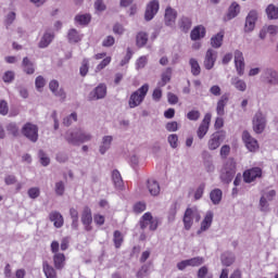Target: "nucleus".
<instances>
[{
	"instance_id": "nucleus-1",
	"label": "nucleus",
	"mask_w": 278,
	"mask_h": 278,
	"mask_svg": "<svg viewBox=\"0 0 278 278\" xmlns=\"http://www.w3.org/2000/svg\"><path fill=\"white\" fill-rule=\"evenodd\" d=\"M147 92H149V85L144 84L142 87H140L138 90L134 91L130 94V98L128 100V105L131 110L134 108H138L144 101V97H147Z\"/></svg>"
},
{
	"instance_id": "nucleus-2",
	"label": "nucleus",
	"mask_w": 278,
	"mask_h": 278,
	"mask_svg": "<svg viewBox=\"0 0 278 278\" xmlns=\"http://www.w3.org/2000/svg\"><path fill=\"white\" fill-rule=\"evenodd\" d=\"M236 177V161L233 159L228 160L220 172V179L224 184H231Z\"/></svg>"
},
{
	"instance_id": "nucleus-3",
	"label": "nucleus",
	"mask_w": 278,
	"mask_h": 278,
	"mask_svg": "<svg viewBox=\"0 0 278 278\" xmlns=\"http://www.w3.org/2000/svg\"><path fill=\"white\" fill-rule=\"evenodd\" d=\"M194 220L195 223H199V220H201V213L199 212V210H197V207L187 208L184 216V225L187 231H190Z\"/></svg>"
},
{
	"instance_id": "nucleus-4",
	"label": "nucleus",
	"mask_w": 278,
	"mask_h": 278,
	"mask_svg": "<svg viewBox=\"0 0 278 278\" xmlns=\"http://www.w3.org/2000/svg\"><path fill=\"white\" fill-rule=\"evenodd\" d=\"M225 138L226 135L223 130L213 132L207 141V148L210 151H216V149H218V147L225 142Z\"/></svg>"
},
{
	"instance_id": "nucleus-5",
	"label": "nucleus",
	"mask_w": 278,
	"mask_h": 278,
	"mask_svg": "<svg viewBox=\"0 0 278 278\" xmlns=\"http://www.w3.org/2000/svg\"><path fill=\"white\" fill-rule=\"evenodd\" d=\"M22 134L30 140V142H38V126L31 123H26L22 128Z\"/></svg>"
},
{
	"instance_id": "nucleus-6",
	"label": "nucleus",
	"mask_w": 278,
	"mask_h": 278,
	"mask_svg": "<svg viewBox=\"0 0 278 278\" xmlns=\"http://www.w3.org/2000/svg\"><path fill=\"white\" fill-rule=\"evenodd\" d=\"M253 131L255 134H263L264 129H266V116H264V113L258 111L253 117Z\"/></svg>"
},
{
	"instance_id": "nucleus-7",
	"label": "nucleus",
	"mask_w": 278,
	"mask_h": 278,
	"mask_svg": "<svg viewBox=\"0 0 278 278\" xmlns=\"http://www.w3.org/2000/svg\"><path fill=\"white\" fill-rule=\"evenodd\" d=\"M210 123H212V114L207 113L204 115V118L197 130L199 140H203L207 135V131H210Z\"/></svg>"
},
{
	"instance_id": "nucleus-8",
	"label": "nucleus",
	"mask_w": 278,
	"mask_h": 278,
	"mask_svg": "<svg viewBox=\"0 0 278 278\" xmlns=\"http://www.w3.org/2000/svg\"><path fill=\"white\" fill-rule=\"evenodd\" d=\"M263 80L268 86H278V72L274 68H266L262 74Z\"/></svg>"
},
{
	"instance_id": "nucleus-9",
	"label": "nucleus",
	"mask_w": 278,
	"mask_h": 278,
	"mask_svg": "<svg viewBox=\"0 0 278 278\" xmlns=\"http://www.w3.org/2000/svg\"><path fill=\"white\" fill-rule=\"evenodd\" d=\"M242 140L251 153H255V151L260 150V143H257V140L253 138L249 131L245 130L242 132Z\"/></svg>"
},
{
	"instance_id": "nucleus-10",
	"label": "nucleus",
	"mask_w": 278,
	"mask_h": 278,
	"mask_svg": "<svg viewBox=\"0 0 278 278\" xmlns=\"http://www.w3.org/2000/svg\"><path fill=\"white\" fill-rule=\"evenodd\" d=\"M217 59L218 52L214 49H208L204 56V68H206V71H212L216 64Z\"/></svg>"
},
{
	"instance_id": "nucleus-11",
	"label": "nucleus",
	"mask_w": 278,
	"mask_h": 278,
	"mask_svg": "<svg viewBox=\"0 0 278 278\" xmlns=\"http://www.w3.org/2000/svg\"><path fill=\"white\" fill-rule=\"evenodd\" d=\"M108 94V86L100 84L89 93V101H99V99H105Z\"/></svg>"
},
{
	"instance_id": "nucleus-12",
	"label": "nucleus",
	"mask_w": 278,
	"mask_h": 278,
	"mask_svg": "<svg viewBox=\"0 0 278 278\" xmlns=\"http://www.w3.org/2000/svg\"><path fill=\"white\" fill-rule=\"evenodd\" d=\"M260 177H262V168L260 167H252L243 173L245 184H252V181L260 179Z\"/></svg>"
},
{
	"instance_id": "nucleus-13",
	"label": "nucleus",
	"mask_w": 278,
	"mask_h": 278,
	"mask_svg": "<svg viewBox=\"0 0 278 278\" xmlns=\"http://www.w3.org/2000/svg\"><path fill=\"white\" fill-rule=\"evenodd\" d=\"M255 23H257V11L252 10L245 17L244 31L251 34L255 29Z\"/></svg>"
},
{
	"instance_id": "nucleus-14",
	"label": "nucleus",
	"mask_w": 278,
	"mask_h": 278,
	"mask_svg": "<svg viewBox=\"0 0 278 278\" xmlns=\"http://www.w3.org/2000/svg\"><path fill=\"white\" fill-rule=\"evenodd\" d=\"M160 11V1L152 0L148 5L144 14L146 21H153V17Z\"/></svg>"
},
{
	"instance_id": "nucleus-15",
	"label": "nucleus",
	"mask_w": 278,
	"mask_h": 278,
	"mask_svg": "<svg viewBox=\"0 0 278 278\" xmlns=\"http://www.w3.org/2000/svg\"><path fill=\"white\" fill-rule=\"evenodd\" d=\"M81 223L85 226L86 231H92V211L88 206H85L83 210Z\"/></svg>"
},
{
	"instance_id": "nucleus-16",
	"label": "nucleus",
	"mask_w": 278,
	"mask_h": 278,
	"mask_svg": "<svg viewBox=\"0 0 278 278\" xmlns=\"http://www.w3.org/2000/svg\"><path fill=\"white\" fill-rule=\"evenodd\" d=\"M164 21L167 27H174L177 21V10L172 7H167L165 9Z\"/></svg>"
},
{
	"instance_id": "nucleus-17",
	"label": "nucleus",
	"mask_w": 278,
	"mask_h": 278,
	"mask_svg": "<svg viewBox=\"0 0 278 278\" xmlns=\"http://www.w3.org/2000/svg\"><path fill=\"white\" fill-rule=\"evenodd\" d=\"M235 66L238 75H244V56L240 50L235 52Z\"/></svg>"
},
{
	"instance_id": "nucleus-18",
	"label": "nucleus",
	"mask_w": 278,
	"mask_h": 278,
	"mask_svg": "<svg viewBox=\"0 0 278 278\" xmlns=\"http://www.w3.org/2000/svg\"><path fill=\"white\" fill-rule=\"evenodd\" d=\"M64 138L67 141V144H72L73 147H79L78 128L74 130H67L64 135Z\"/></svg>"
},
{
	"instance_id": "nucleus-19",
	"label": "nucleus",
	"mask_w": 278,
	"mask_h": 278,
	"mask_svg": "<svg viewBox=\"0 0 278 278\" xmlns=\"http://www.w3.org/2000/svg\"><path fill=\"white\" fill-rule=\"evenodd\" d=\"M227 103H229V93H224L217 101V116H225V108H227Z\"/></svg>"
},
{
	"instance_id": "nucleus-20",
	"label": "nucleus",
	"mask_w": 278,
	"mask_h": 278,
	"mask_svg": "<svg viewBox=\"0 0 278 278\" xmlns=\"http://www.w3.org/2000/svg\"><path fill=\"white\" fill-rule=\"evenodd\" d=\"M49 220H51V223H53V225H54V227H56V229L64 227V216H62V214L58 211H52L49 214Z\"/></svg>"
},
{
	"instance_id": "nucleus-21",
	"label": "nucleus",
	"mask_w": 278,
	"mask_h": 278,
	"mask_svg": "<svg viewBox=\"0 0 278 278\" xmlns=\"http://www.w3.org/2000/svg\"><path fill=\"white\" fill-rule=\"evenodd\" d=\"M49 88L55 97H60V99H63V100L66 99V92H64V89L62 88L59 89L60 83L58 80H51L49 84Z\"/></svg>"
},
{
	"instance_id": "nucleus-22",
	"label": "nucleus",
	"mask_w": 278,
	"mask_h": 278,
	"mask_svg": "<svg viewBox=\"0 0 278 278\" xmlns=\"http://www.w3.org/2000/svg\"><path fill=\"white\" fill-rule=\"evenodd\" d=\"M213 220H214V213L212 211H208L201 223V227H200V230H198V233H201L202 231H207V229L212 227Z\"/></svg>"
},
{
	"instance_id": "nucleus-23",
	"label": "nucleus",
	"mask_w": 278,
	"mask_h": 278,
	"mask_svg": "<svg viewBox=\"0 0 278 278\" xmlns=\"http://www.w3.org/2000/svg\"><path fill=\"white\" fill-rule=\"evenodd\" d=\"M113 140H114V137H112V136H104L102 138V142L99 148V152L101 153V155H105V153H108V151H110Z\"/></svg>"
},
{
	"instance_id": "nucleus-24",
	"label": "nucleus",
	"mask_w": 278,
	"mask_h": 278,
	"mask_svg": "<svg viewBox=\"0 0 278 278\" xmlns=\"http://www.w3.org/2000/svg\"><path fill=\"white\" fill-rule=\"evenodd\" d=\"M202 157L204 161V168L206 169L207 173H214L215 167H214V162L212 161V154L207 151L202 152Z\"/></svg>"
},
{
	"instance_id": "nucleus-25",
	"label": "nucleus",
	"mask_w": 278,
	"mask_h": 278,
	"mask_svg": "<svg viewBox=\"0 0 278 278\" xmlns=\"http://www.w3.org/2000/svg\"><path fill=\"white\" fill-rule=\"evenodd\" d=\"M53 264L56 270H62L66 266V256L64 253H56L53 255Z\"/></svg>"
},
{
	"instance_id": "nucleus-26",
	"label": "nucleus",
	"mask_w": 278,
	"mask_h": 278,
	"mask_svg": "<svg viewBox=\"0 0 278 278\" xmlns=\"http://www.w3.org/2000/svg\"><path fill=\"white\" fill-rule=\"evenodd\" d=\"M22 68L26 73V75H34L36 73V66L34 62L29 60V58L25 56L22 61Z\"/></svg>"
},
{
	"instance_id": "nucleus-27",
	"label": "nucleus",
	"mask_w": 278,
	"mask_h": 278,
	"mask_svg": "<svg viewBox=\"0 0 278 278\" xmlns=\"http://www.w3.org/2000/svg\"><path fill=\"white\" fill-rule=\"evenodd\" d=\"M178 26L180 27L181 31H185V34H188L192 27V20L188 16H182L178 21Z\"/></svg>"
},
{
	"instance_id": "nucleus-28",
	"label": "nucleus",
	"mask_w": 278,
	"mask_h": 278,
	"mask_svg": "<svg viewBox=\"0 0 278 278\" xmlns=\"http://www.w3.org/2000/svg\"><path fill=\"white\" fill-rule=\"evenodd\" d=\"M42 268L47 278H58V271H55V268L48 261H43Z\"/></svg>"
},
{
	"instance_id": "nucleus-29",
	"label": "nucleus",
	"mask_w": 278,
	"mask_h": 278,
	"mask_svg": "<svg viewBox=\"0 0 278 278\" xmlns=\"http://www.w3.org/2000/svg\"><path fill=\"white\" fill-rule=\"evenodd\" d=\"M238 14H240V4L233 2L229 10L228 13L226 15V17L224 18L225 21H231V18H236V16H238Z\"/></svg>"
},
{
	"instance_id": "nucleus-30",
	"label": "nucleus",
	"mask_w": 278,
	"mask_h": 278,
	"mask_svg": "<svg viewBox=\"0 0 278 278\" xmlns=\"http://www.w3.org/2000/svg\"><path fill=\"white\" fill-rule=\"evenodd\" d=\"M225 38V33H217L215 36L211 38V46L213 49H220L223 47V39Z\"/></svg>"
},
{
	"instance_id": "nucleus-31",
	"label": "nucleus",
	"mask_w": 278,
	"mask_h": 278,
	"mask_svg": "<svg viewBox=\"0 0 278 278\" xmlns=\"http://www.w3.org/2000/svg\"><path fill=\"white\" fill-rule=\"evenodd\" d=\"M148 190L152 197H157L160 194V182L157 180H148Z\"/></svg>"
},
{
	"instance_id": "nucleus-32",
	"label": "nucleus",
	"mask_w": 278,
	"mask_h": 278,
	"mask_svg": "<svg viewBox=\"0 0 278 278\" xmlns=\"http://www.w3.org/2000/svg\"><path fill=\"white\" fill-rule=\"evenodd\" d=\"M112 181L117 190H121V188H123V177L121 176V172H118V169H114L112 172Z\"/></svg>"
},
{
	"instance_id": "nucleus-33",
	"label": "nucleus",
	"mask_w": 278,
	"mask_h": 278,
	"mask_svg": "<svg viewBox=\"0 0 278 278\" xmlns=\"http://www.w3.org/2000/svg\"><path fill=\"white\" fill-rule=\"evenodd\" d=\"M230 84L236 88V90H239V92H244L247 90V81L238 77H232Z\"/></svg>"
},
{
	"instance_id": "nucleus-34",
	"label": "nucleus",
	"mask_w": 278,
	"mask_h": 278,
	"mask_svg": "<svg viewBox=\"0 0 278 278\" xmlns=\"http://www.w3.org/2000/svg\"><path fill=\"white\" fill-rule=\"evenodd\" d=\"M92 140V135L81 128H78V147L84 144V142H90Z\"/></svg>"
},
{
	"instance_id": "nucleus-35",
	"label": "nucleus",
	"mask_w": 278,
	"mask_h": 278,
	"mask_svg": "<svg viewBox=\"0 0 278 278\" xmlns=\"http://www.w3.org/2000/svg\"><path fill=\"white\" fill-rule=\"evenodd\" d=\"M53 38H54L53 34L46 33L39 41V45H38L39 49H47L50 42H53Z\"/></svg>"
},
{
	"instance_id": "nucleus-36",
	"label": "nucleus",
	"mask_w": 278,
	"mask_h": 278,
	"mask_svg": "<svg viewBox=\"0 0 278 278\" xmlns=\"http://www.w3.org/2000/svg\"><path fill=\"white\" fill-rule=\"evenodd\" d=\"M210 199L213 203V205H218L220 201H223V190L220 189H214L210 193Z\"/></svg>"
},
{
	"instance_id": "nucleus-37",
	"label": "nucleus",
	"mask_w": 278,
	"mask_h": 278,
	"mask_svg": "<svg viewBox=\"0 0 278 278\" xmlns=\"http://www.w3.org/2000/svg\"><path fill=\"white\" fill-rule=\"evenodd\" d=\"M173 75V68L167 67L165 72L162 74L161 81H159V88H164L170 81V77Z\"/></svg>"
},
{
	"instance_id": "nucleus-38",
	"label": "nucleus",
	"mask_w": 278,
	"mask_h": 278,
	"mask_svg": "<svg viewBox=\"0 0 278 278\" xmlns=\"http://www.w3.org/2000/svg\"><path fill=\"white\" fill-rule=\"evenodd\" d=\"M191 40H201V38H205V27L203 26H197L191 31Z\"/></svg>"
},
{
	"instance_id": "nucleus-39",
	"label": "nucleus",
	"mask_w": 278,
	"mask_h": 278,
	"mask_svg": "<svg viewBox=\"0 0 278 278\" xmlns=\"http://www.w3.org/2000/svg\"><path fill=\"white\" fill-rule=\"evenodd\" d=\"M149 42V35L144 31H139L136 36V45L141 49V47H144Z\"/></svg>"
},
{
	"instance_id": "nucleus-40",
	"label": "nucleus",
	"mask_w": 278,
	"mask_h": 278,
	"mask_svg": "<svg viewBox=\"0 0 278 278\" xmlns=\"http://www.w3.org/2000/svg\"><path fill=\"white\" fill-rule=\"evenodd\" d=\"M236 262V255L231 252H225L222 254V264L223 266H231Z\"/></svg>"
},
{
	"instance_id": "nucleus-41",
	"label": "nucleus",
	"mask_w": 278,
	"mask_h": 278,
	"mask_svg": "<svg viewBox=\"0 0 278 278\" xmlns=\"http://www.w3.org/2000/svg\"><path fill=\"white\" fill-rule=\"evenodd\" d=\"M266 14L269 21H277L278 18V8L275 4H269L266 8Z\"/></svg>"
},
{
	"instance_id": "nucleus-42",
	"label": "nucleus",
	"mask_w": 278,
	"mask_h": 278,
	"mask_svg": "<svg viewBox=\"0 0 278 278\" xmlns=\"http://www.w3.org/2000/svg\"><path fill=\"white\" fill-rule=\"evenodd\" d=\"M70 215L72 218V228L78 229L79 227V212L76 208H70Z\"/></svg>"
},
{
	"instance_id": "nucleus-43",
	"label": "nucleus",
	"mask_w": 278,
	"mask_h": 278,
	"mask_svg": "<svg viewBox=\"0 0 278 278\" xmlns=\"http://www.w3.org/2000/svg\"><path fill=\"white\" fill-rule=\"evenodd\" d=\"M143 218L150 222V231H155V229H157V225H159L157 218L153 217L151 213H146L143 215Z\"/></svg>"
},
{
	"instance_id": "nucleus-44",
	"label": "nucleus",
	"mask_w": 278,
	"mask_h": 278,
	"mask_svg": "<svg viewBox=\"0 0 278 278\" xmlns=\"http://www.w3.org/2000/svg\"><path fill=\"white\" fill-rule=\"evenodd\" d=\"M189 64L191 66L192 75H194L195 77L201 75V65H199V61H197L195 59H190Z\"/></svg>"
},
{
	"instance_id": "nucleus-45",
	"label": "nucleus",
	"mask_w": 278,
	"mask_h": 278,
	"mask_svg": "<svg viewBox=\"0 0 278 278\" xmlns=\"http://www.w3.org/2000/svg\"><path fill=\"white\" fill-rule=\"evenodd\" d=\"M177 210H179V203L178 202H174L168 211V220L169 223H173V220H175V217L177 216Z\"/></svg>"
},
{
	"instance_id": "nucleus-46",
	"label": "nucleus",
	"mask_w": 278,
	"mask_h": 278,
	"mask_svg": "<svg viewBox=\"0 0 278 278\" xmlns=\"http://www.w3.org/2000/svg\"><path fill=\"white\" fill-rule=\"evenodd\" d=\"M90 20V14H78L75 16V22L78 23V25H88Z\"/></svg>"
},
{
	"instance_id": "nucleus-47",
	"label": "nucleus",
	"mask_w": 278,
	"mask_h": 278,
	"mask_svg": "<svg viewBox=\"0 0 278 278\" xmlns=\"http://www.w3.org/2000/svg\"><path fill=\"white\" fill-rule=\"evenodd\" d=\"M67 38L70 42H79L81 40V35L77 31V29L72 28L68 31Z\"/></svg>"
},
{
	"instance_id": "nucleus-48",
	"label": "nucleus",
	"mask_w": 278,
	"mask_h": 278,
	"mask_svg": "<svg viewBox=\"0 0 278 278\" xmlns=\"http://www.w3.org/2000/svg\"><path fill=\"white\" fill-rule=\"evenodd\" d=\"M66 191V186L64 181L60 180L54 185V192L58 197H64V192Z\"/></svg>"
},
{
	"instance_id": "nucleus-49",
	"label": "nucleus",
	"mask_w": 278,
	"mask_h": 278,
	"mask_svg": "<svg viewBox=\"0 0 278 278\" xmlns=\"http://www.w3.org/2000/svg\"><path fill=\"white\" fill-rule=\"evenodd\" d=\"M113 242L116 249H121V244H123V233H121V231H114Z\"/></svg>"
},
{
	"instance_id": "nucleus-50",
	"label": "nucleus",
	"mask_w": 278,
	"mask_h": 278,
	"mask_svg": "<svg viewBox=\"0 0 278 278\" xmlns=\"http://www.w3.org/2000/svg\"><path fill=\"white\" fill-rule=\"evenodd\" d=\"M205 192V182H202L199 185V187L195 189L194 192V200L199 201L200 199H203V193Z\"/></svg>"
},
{
	"instance_id": "nucleus-51",
	"label": "nucleus",
	"mask_w": 278,
	"mask_h": 278,
	"mask_svg": "<svg viewBox=\"0 0 278 278\" xmlns=\"http://www.w3.org/2000/svg\"><path fill=\"white\" fill-rule=\"evenodd\" d=\"M38 155H39V159H40L41 166H49V164H51V159H49V156H47L45 151L39 150Z\"/></svg>"
},
{
	"instance_id": "nucleus-52",
	"label": "nucleus",
	"mask_w": 278,
	"mask_h": 278,
	"mask_svg": "<svg viewBox=\"0 0 278 278\" xmlns=\"http://www.w3.org/2000/svg\"><path fill=\"white\" fill-rule=\"evenodd\" d=\"M88 71H89V61H88V59H84L81 66L79 68V73H80L81 77H86L88 75Z\"/></svg>"
},
{
	"instance_id": "nucleus-53",
	"label": "nucleus",
	"mask_w": 278,
	"mask_h": 278,
	"mask_svg": "<svg viewBox=\"0 0 278 278\" xmlns=\"http://www.w3.org/2000/svg\"><path fill=\"white\" fill-rule=\"evenodd\" d=\"M73 122H77V113H72L70 116L65 117L63 119V125L65 127H71V125H73Z\"/></svg>"
},
{
	"instance_id": "nucleus-54",
	"label": "nucleus",
	"mask_w": 278,
	"mask_h": 278,
	"mask_svg": "<svg viewBox=\"0 0 278 278\" xmlns=\"http://www.w3.org/2000/svg\"><path fill=\"white\" fill-rule=\"evenodd\" d=\"M189 262V266H202V264H205V258L201 257V256H197L193 258L188 260Z\"/></svg>"
},
{
	"instance_id": "nucleus-55",
	"label": "nucleus",
	"mask_w": 278,
	"mask_h": 278,
	"mask_svg": "<svg viewBox=\"0 0 278 278\" xmlns=\"http://www.w3.org/2000/svg\"><path fill=\"white\" fill-rule=\"evenodd\" d=\"M149 269H150V266L149 265H143L136 274V277L137 278H144L149 275Z\"/></svg>"
},
{
	"instance_id": "nucleus-56",
	"label": "nucleus",
	"mask_w": 278,
	"mask_h": 278,
	"mask_svg": "<svg viewBox=\"0 0 278 278\" xmlns=\"http://www.w3.org/2000/svg\"><path fill=\"white\" fill-rule=\"evenodd\" d=\"M7 131L9 134H11V136H18V126H16L15 123H10L8 126H7Z\"/></svg>"
},
{
	"instance_id": "nucleus-57",
	"label": "nucleus",
	"mask_w": 278,
	"mask_h": 278,
	"mask_svg": "<svg viewBox=\"0 0 278 278\" xmlns=\"http://www.w3.org/2000/svg\"><path fill=\"white\" fill-rule=\"evenodd\" d=\"M27 194H28L29 199H38V197H40V188L33 187V188L28 189Z\"/></svg>"
},
{
	"instance_id": "nucleus-58",
	"label": "nucleus",
	"mask_w": 278,
	"mask_h": 278,
	"mask_svg": "<svg viewBox=\"0 0 278 278\" xmlns=\"http://www.w3.org/2000/svg\"><path fill=\"white\" fill-rule=\"evenodd\" d=\"M167 141L172 149H177V142H179V137L177 135H169Z\"/></svg>"
},
{
	"instance_id": "nucleus-59",
	"label": "nucleus",
	"mask_w": 278,
	"mask_h": 278,
	"mask_svg": "<svg viewBox=\"0 0 278 278\" xmlns=\"http://www.w3.org/2000/svg\"><path fill=\"white\" fill-rule=\"evenodd\" d=\"M46 84H47V81L45 80V77H42V76H38L35 80V86H36L37 90H39V92H40V90H42V88H45Z\"/></svg>"
},
{
	"instance_id": "nucleus-60",
	"label": "nucleus",
	"mask_w": 278,
	"mask_h": 278,
	"mask_svg": "<svg viewBox=\"0 0 278 278\" xmlns=\"http://www.w3.org/2000/svg\"><path fill=\"white\" fill-rule=\"evenodd\" d=\"M187 118L189 121H199V118H201V112L192 110L187 114Z\"/></svg>"
},
{
	"instance_id": "nucleus-61",
	"label": "nucleus",
	"mask_w": 278,
	"mask_h": 278,
	"mask_svg": "<svg viewBox=\"0 0 278 278\" xmlns=\"http://www.w3.org/2000/svg\"><path fill=\"white\" fill-rule=\"evenodd\" d=\"M2 79L4 84H12V81H14V72L12 71L5 72Z\"/></svg>"
},
{
	"instance_id": "nucleus-62",
	"label": "nucleus",
	"mask_w": 278,
	"mask_h": 278,
	"mask_svg": "<svg viewBox=\"0 0 278 278\" xmlns=\"http://www.w3.org/2000/svg\"><path fill=\"white\" fill-rule=\"evenodd\" d=\"M8 112H10V108L8 106V102L5 100L0 101V114L2 116H7Z\"/></svg>"
},
{
	"instance_id": "nucleus-63",
	"label": "nucleus",
	"mask_w": 278,
	"mask_h": 278,
	"mask_svg": "<svg viewBox=\"0 0 278 278\" xmlns=\"http://www.w3.org/2000/svg\"><path fill=\"white\" fill-rule=\"evenodd\" d=\"M115 42H116V39H114V36H108L102 41V47H114Z\"/></svg>"
},
{
	"instance_id": "nucleus-64",
	"label": "nucleus",
	"mask_w": 278,
	"mask_h": 278,
	"mask_svg": "<svg viewBox=\"0 0 278 278\" xmlns=\"http://www.w3.org/2000/svg\"><path fill=\"white\" fill-rule=\"evenodd\" d=\"M110 62H112V58L106 56L104 60L101 61V63L96 67V71H103V68H105V66H108L110 64Z\"/></svg>"
}]
</instances>
